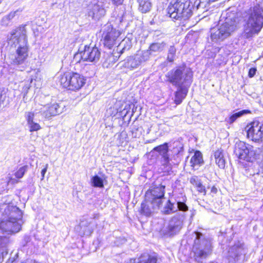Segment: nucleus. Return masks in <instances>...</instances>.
<instances>
[{
    "label": "nucleus",
    "instance_id": "f257e3e1",
    "mask_svg": "<svg viewBox=\"0 0 263 263\" xmlns=\"http://www.w3.org/2000/svg\"><path fill=\"white\" fill-rule=\"evenodd\" d=\"M186 201V197L182 195L174 199L172 198L167 200L162 210L163 213L166 215L177 212L170 220L167 227V233L170 236L176 234L182 228L186 217L185 213L189 210Z\"/></svg>",
    "mask_w": 263,
    "mask_h": 263
},
{
    "label": "nucleus",
    "instance_id": "f03ea898",
    "mask_svg": "<svg viewBox=\"0 0 263 263\" xmlns=\"http://www.w3.org/2000/svg\"><path fill=\"white\" fill-rule=\"evenodd\" d=\"M8 44L18 46L15 54L12 58V64L16 66L25 64L28 57L29 45L25 27H20L12 30L7 36Z\"/></svg>",
    "mask_w": 263,
    "mask_h": 263
},
{
    "label": "nucleus",
    "instance_id": "7ed1b4c3",
    "mask_svg": "<svg viewBox=\"0 0 263 263\" xmlns=\"http://www.w3.org/2000/svg\"><path fill=\"white\" fill-rule=\"evenodd\" d=\"M263 27V8L257 5L248 11L244 36L249 39L257 34Z\"/></svg>",
    "mask_w": 263,
    "mask_h": 263
},
{
    "label": "nucleus",
    "instance_id": "20e7f679",
    "mask_svg": "<svg viewBox=\"0 0 263 263\" xmlns=\"http://www.w3.org/2000/svg\"><path fill=\"white\" fill-rule=\"evenodd\" d=\"M164 189L165 186L160 185L146 192L145 200L141 203V213L149 216L159 208L164 196Z\"/></svg>",
    "mask_w": 263,
    "mask_h": 263
},
{
    "label": "nucleus",
    "instance_id": "39448f33",
    "mask_svg": "<svg viewBox=\"0 0 263 263\" xmlns=\"http://www.w3.org/2000/svg\"><path fill=\"white\" fill-rule=\"evenodd\" d=\"M193 237H194L193 249L195 260L198 262H201V260L205 258L212 252L211 239L198 232H195Z\"/></svg>",
    "mask_w": 263,
    "mask_h": 263
},
{
    "label": "nucleus",
    "instance_id": "423d86ee",
    "mask_svg": "<svg viewBox=\"0 0 263 263\" xmlns=\"http://www.w3.org/2000/svg\"><path fill=\"white\" fill-rule=\"evenodd\" d=\"M223 18H225L224 23L220 25L218 29L215 31L213 30L211 33V37L214 42L223 41L236 29L237 22L235 13L228 12L226 16L223 13L221 21Z\"/></svg>",
    "mask_w": 263,
    "mask_h": 263
},
{
    "label": "nucleus",
    "instance_id": "0eeeda50",
    "mask_svg": "<svg viewBox=\"0 0 263 263\" xmlns=\"http://www.w3.org/2000/svg\"><path fill=\"white\" fill-rule=\"evenodd\" d=\"M167 81L175 86H190L192 82L193 73L186 66L177 67L165 75Z\"/></svg>",
    "mask_w": 263,
    "mask_h": 263
},
{
    "label": "nucleus",
    "instance_id": "6e6552de",
    "mask_svg": "<svg viewBox=\"0 0 263 263\" xmlns=\"http://www.w3.org/2000/svg\"><path fill=\"white\" fill-rule=\"evenodd\" d=\"M192 8L190 0H171L167 11L171 18L185 21L192 16Z\"/></svg>",
    "mask_w": 263,
    "mask_h": 263
},
{
    "label": "nucleus",
    "instance_id": "1a4fd4ad",
    "mask_svg": "<svg viewBox=\"0 0 263 263\" xmlns=\"http://www.w3.org/2000/svg\"><path fill=\"white\" fill-rule=\"evenodd\" d=\"M235 153L239 159L253 162L260 158L262 149L255 147L242 141H239L235 144Z\"/></svg>",
    "mask_w": 263,
    "mask_h": 263
},
{
    "label": "nucleus",
    "instance_id": "9d476101",
    "mask_svg": "<svg viewBox=\"0 0 263 263\" xmlns=\"http://www.w3.org/2000/svg\"><path fill=\"white\" fill-rule=\"evenodd\" d=\"M84 77L77 72H67L58 77V83L64 88L71 90H78L85 84Z\"/></svg>",
    "mask_w": 263,
    "mask_h": 263
},
{
    "label": "nucleus",
    "instance_id": "9b49d317",
    "mask_svg": "<svg viewBox=\"0 0 263 263\" xmlns=\"http://www.w3.org/2000/svg\"><path fill=\"white\" fill-rule=\"evenodd\" d=\"M150 55L148 50L139 51L134 55L128 57L124 61L123 66L130 70L135 69L147 61Z\"/></svg>",
    "mask_w": 263,
    "mask_h": 263
},
{
    "label": "nucleus",
    "instance_id": "f8f14e48",
    "mask_svg": "<svg viewBox=\"0 0 263 263\" xmlns=\"http://www.w3.org/2000/svg\"><path fill=\"white\" fill-rule=\"evenodd\" d=\"M101 56V52L97 47L85 46L83 50L74 55V58H81L84 61L90 62H98Z\"/></svg>",
    "mask_w": 263,
    "mask_h": 263
},
{
    "label": "nucleus",
    "instance_id": "ddd939ff",
    "mask_svg": "<svg viewBox=\"0 0 263 263\" xmlns=\"http://www.w3.org/2000/svg\"><path fill=\"white\" fill-rule=\"evenodd\" d=\"M246 129L247 136L255 142L262 141L263 140V123L254 121L248 124Z\"/></svg>",
    "mask_w": 263,
    "mask_h": 263
},
{
    "label": "nucleus",
    "instance_id": "4468645a",
    "mask_svg": "<svg viewBox=\"0 0 263 263\" xmlns=\"http://www.w3.org/2000/svg\"><path fill=\"white\" fill-rule=\"evenodd\" d=\"M1 210H4L2 212V216L10 219L13 221L22 222L23 216L22 212L16 206L4 204L1 205Z\"/></svg>",
    "mask_w": 263,
    "mask_h": 263
},
{
    "label": "nucleus",
    "instance_id": "2eb2a0df",
    "mask_svg": "<svg viewBox=\"0 0 263 263\" xmlns=\"http://www.w3.org/2000/svg\"><path fill=\"white\" fill-rule=\"evenodd\" d=\"M62 112L59 104L57 103L46 105H39L35 108V113H41L45 118H49L55 116Z\"/></svg>",
    "mask_w": 263,
    "mask_h": 263
},
{
    "label": "nucleus",
    "instance_id": "dca6fc26",
    "mask_svg": "<svg viewBox=\"0 0 263 263\" xmlns=\"http://www.w3.org/2000/svg\"><path fill=\"white\" fill-rule=\"evenodd\" d=\"M22 223L13 221L5 217H3L0 221V229L8 234H12L19 232L21 229Z\"/></svg>",
    "mask_w": 263,
    "mask_h": 263
},
{
    "label": "nucleus",
    "instance_id": "f3484780",
    "mask_svg": "<svg viewBox=\"0 0 263 263\" xmlns=\"http://www.w3.org/2000/svg\"><path fill=\"white\" fill-rule=\"evenodd\" d=\"M120 35V32L110 26L107 27L104 33V44L108 48H111L116 44L117 40Z\"/></svg>",
    "mask_w": 263,
    "mask_h": 263
},
{
    "label": "nucleus",
    "instance_id": "a211bd4d",
    "mask_svg": "<svg viewBox=\"0 0 263 263\" xmlns=\"http://www.w3.org/2000/svg\"><path fill=\"white\" fill-rule=\"evenodd\" d=\"M247 252V249L244 245L238 242L229 249L228 254L230 258L234 260H237L239 257L245 255Z\"/></svg>",
    "mask_w": 263,
    "mask_h": 263
},
{
    "label": "nucleus",
    "instance_id": "6ab92c4d",
    "mask_svg": "<svg viewBox=\"0 0 263 263\" xmlns=\"http://www.w3.org/2000/svg\"><path fill=\"white\" fill-rule=\"evenodd\" d=\"M153 151L157 152L159 153V155L161 157V162L163 165H168L170 159L168 154V146L167 143L154 147Z\"/></svg>",
    "mask_w": 263,
    "mask_h": 263
},
{
    "label": "nucleus",
    "instance_id": "aec40b11",
    "mask_svg": "<svg viewBox=\"0 0 263 263\" xmlns=\"http://www.w3.org/2000/svg\"><path fill=\"white\" fill-rule=\"evenodd\" d=\"M88 15L94 20H99L105 14V10L102 5L95 4L89 6Z\"/></svg>",
    "mask_w": 263,
    "mask_h": 263
},
{
    "label": "nucleus",
    "instance_id": "412c9836",
    "mask_svg": "<svg viewBox=\"0 0 263 263\" xmlns=\"http://www.w3.org/2000/svg\"><path fill=\"white\" fill-rule=\"evenodd\" d=\"M177 90L175 92L174 102L176 104H180L182 100L185 98L187 92L188 88L190 86H177Z\"/></svg>",
    "mask_w": 263,
    "mask_h": 263
},
{
    "label": "nucleus",
    "instance_id": "4be33fe9",
    "mask_svg": "<svg viewBox=\"0 0 263 263\" xmlns=\"http://www.w3.org/2000/svg\"><path fill=\"white\" fill-rule=\"evenodd\" d=\"M214 157L215 162L218 166L223 168L225 166V159L224 158L223 151L222 149H218L214 153Z\"/></svg>",
    "mask_w": 263,
    "mask_h": 263
},
{
    "label": "nucleus",
    "instance_id": "5701e85b",
    "mask_svg": "<svg viewBox=\"0 0 263 263\" xmlns=\"http://www.w3.org/2000/svg\"><path fill=\"white\" fill-rule=\"evenodd\" d=\"M203 163L202 155L199 151H196L194 156L190 160L191 166L195 168L196 166H199Z\"/></svg>",
    "mask_w": 263,
    "mask_h": 263
},
{
    "label": "nucleus",
    "instance_id": "b1692460",
    "mask_svg": "<svg viewBox=\"0 0 263 263\" xmlns=\"http://www.w3.org/2000/svg\"><path fill=\"white\" fill-rule=\"evenodd\" d=\"M134 263H157V258L148 254H144L141 255L137 261L135 260Z\"/></svg>",
    "mask_w": 263,
    "mask_h": 263
},
{
    "label": "nucleus",
    "instance_id": "393cba45",
    "mask_svg": "<svg viewBox=\"0 0 263 263\" xmlns=\"http://www.w3.org/2000/svg\"><path fill=\"white\" fill-rule=\"evenodd\" d=\"M166 43L164 42H162L161 43H154L149 46V49L148 50L151 53L152 52H159L164 49Z\"/></svg>",
    "mask_w": 263,
    "mask_h": 263
},
{
    "label": "nucleus",
    "instance_id": "a878e982",
    "mask_svg": "<svg viewBox=\"0 0 263 263\" xmlns=\"http://www.w3.org/2000/svg\"><path fill=\"white\" fill-rule=\"evenodd\" d=\"M139 6V10L142 13H146L151 8L152 5L148 0H142L138 1Z\"/></svg>",
    "mask_w": 263,
    "mask_h": 263
},
{
    "label": "nucleus",
    "instance_id": "bb28decb",
    "mask_svg": "<svg viewBox=\"0 0 263 263\" xmlns=\"http://www.w3.org/2000/svg\"><path fill=\"white\" fill-rule=\"evenodd\" d=\"M250 112L248 110H242L232 115L230 118L227 120V122L231 124L234 123L238 118L241 117L245 114Z\"/></svg>",
    "mask_w": 263,
    "mask_h": 263
},
{
    "label": "nucleus",
    "instance_id": "cd10ccee",
    "mask_svg": "<svg viewBox=\"0 0 263 263\" xmlns=\"http://www.w3.org/2000/svg\"><path fill=\"white\" fill-rule=\"evenodd\" d=\"M119 46L122 47L121 52H123L125 51L129 50L132 48V43L128 39H125L122 41Z\"/></svg>",
    "mask_w": 263,
    "mask_h": 263
},
{
    "label": "nucleus",
    "instance_id": "c85d7f7f",
    "mask_svg": "<svg viewBox=\"0 0 263 263\" xmlns=\"http://www.w3.org/2000/svg\"><path fill=\"white\" fill-rule=\"evenodd\" d=\"M91 182L92 185L94 187L101 188L104 186L103 179L97 175L92 177Z\"/></svg>",
    "mask_w": 263,
    "mask_h": 263
},
{
    "label": "nucleus",
    "instance_id": "c756f323",
    "mask_svg": "<svg viewBox=\"0 0 263 263\" xmlns=\"http://www.w3.org/2000/svg\"><path fill=\"white\" fill-rule=\"evenodd\" d=\"M173 144V153L176 155H180V153L183 151L182 144L179 142H175Z\"/></svg>",
    "mask_w": 263,
    "mask_h": 263
},
{
    "label": "nucleus",
    "instance_id": "7c9ffc66",
    "mask_svg": "<svg viewBox=\"0 0 263 263\" xmlns=\"http://www.w3.org/2000/svg\"><path fill=\"white\" fill-rule=\"evenodd\" d=\"M176 49L174 46H171L168 49V54L167 60L172 62L174 61V59L176 55Z\"/></svg>",
    "mask_w": 263,
    "mask_h": 263
},
{
    "label": "nucleus",
    "instance_id": "2f4dec72",
    "mask_svg": "<svg viewBox=\"0 0 263 263\" xmlns=\"http://www.w3.org/2000/svg\"><path fill=\"white\" fill-rule=\"evenodd\" d=\"M27 168V166H24L19 168V170L15 173V176L17 178H21L24 176Z\"/></svg>",
    "mask_w": 263,
    "mask_h": 263
},
{
    "label": "nucleus",
    "instance_id": "473e14b6",
    "mask_svg": "<svg viewBox=\"0 0 263 263\" xmlns=\"http://www.w3.org/2000/svg\"><path fill=\"white\" fill-rule=\"evenodd\" d=\"M10 242L8 237L0 236V248H6Z\"/></svg>",
    "mask_w": 263,
    "mask_h": 263
},
{
    "label": "nucleus",
    "instance_id": "72a5a7b5",
    "mask_svg": "<svg viewBox=\"0 0 263 263\" xmlns=\"http://www.w3.org/2000/svg\"><path fill=\"white\" fill-rule=\"evenodd\" d=\"M28 125L29 127V130L31 132L37 131L41 129L40 125L38 123H35L34 121L30 123L29 124H28Z\"/></svg>",
    "mask_w": 263,
    "mask_h": 263
},
{
    "label": "nucleus",
    "instance_id": "f704fd0d",
    "mask_svg": "<svg viewBox=\"0 0 263 263\" xmlns=\"http://www.w3.org/2000/svg\"><path fill=\"white\" fill-rule=\"evenodd\" d=\"M33 112H27L26 114V118L27 121V123L29 124L31 122H33V119L34 117V114Z\"/></svg>",
    "mask_w": 263,
    "mask_h": 263
},
{
    "label": "nucleus",
    "instance_id": "c9c22d12",
    "mask_svg": "<svg viewBox=\"0 0 263 263\" xmlns=\"http://www.w3.org/2000/svg\"><path fill=\"white\" fill-rule=\"evenodd\" d=\"M196 187L197 188V190L199 192L203 193V195L206 194L205 187L202 184L201 182L199 183L197 186H196Z\"/></svg>",
    "mask_w": 263,
    "mask_h": 263
},
{
    "label": "nucleus",
    "instance_id": "e433bc0d",
    "mask_svg": "<svg viewBox=\"0 0 263 263\" xmlns=\"http://www.w3.org/2000/svg\"><path fill=\"white\" fill-rule=\"evenodd\" d=\"M201 181L197 176H193L190 179V182L194 186H197V184Z\"/></svg>",
    "mask_w": 263,
    "mask_h": 263
},
{
    "label": "nucleus",
    "instance_id": "4c0bfd02",
    "mask_svg": "<svg viewBox=\"0 0 263 263\" xmlns=\"http://www.w3.org/2000/svg\"><path fill=\"white\" fill-rule=\"evenodd\" d=\"M256 69L255 68H251V69H250L248 74L249 77L252 78L254 77L256 73Z\"/></svg>",
    "mask_w": 263,
    "mask_h": 263
},
{
    "label": "nucleus",
    "instance_id": "58836bf2",
    "mask_svg": "<svg viewBox=\"0 0 263 263\" xmlns=\"http://www.w3.org/2000/svg\"><path fill=\"white\" fill-rule=\"evenodd\" d=\"M112 4L117 6L121 5L123 2V0H111Z\"/></svg>",
    "mask_w": 263,
    "mask_h": 263
},
{
    "label": "nucleus",
    "instance_id": "ea45409f",
    "mask_svg": "<svg viewBox=\"0 0 263 263\" xmlns=\"http://www.w3.org/2000/svg\"><path fill=\"white\" fill-rule=\"evenodd\" d=\"M48 166V165L47 164L46 165L45 167L42 170L41 174H42V178L41 180L44 179L45 174L46 172H47Z\"/></svg>",
    "mask_w": 263,
    "mask_h": 263
},
{
    "label": "nucleus",
    "instance_id": "a19ab883",
    "mask_svg": "<svg viewBox=\"0 0 263 263\" xmlns=\"http://www.w3.org/2000/svg\"><path fill=\"white\" fill-rule=\"evenodd\" d=\"M15 13H16V12H12L10 13L8 15V18L9 20L13 18L14 17Z\"/></svg>",
    "mask_w": 263,
    "mask_h": 263
},
{
    "label": "nucleus",
    "instance_id": "79ce46f5",
    "mask_svg": "<svg viewBox=\"0 0 263 263\" xmlns=\"http://www.w3.org/2000/svg\"><path fill=\"white\" fill-rule=\"evenodd\" d=\"M217 190L216 189V187H215V186H213L212 188H211V192L214 194H216L217 193Z\"/></svg>",
    "mask_w": 263,
    "mask_h": 263
},
{
    "label": "nucleus",
    "instance_id": "37998d69",
    "mask_svg": "<svg viewBox=\"0 0 263 263\" xmlns=\"http://www.w3.org/2000/svg\"><path fill=\"white\" fill-rule=\"evenodd\" d=\"M2 255L3 256V257L5 256V255H6L7 254H8V252L7 251H3L2 252Z\"/></svg>",
    "mask_w": 263,
    "mask_h": 263
},
{
    "label": "nucleus",
    "instance_id": "c03bdc74",
    "mask_svg": "<svg viewBox=\"0 0 263 263\" xmlns=\"http://www.w3.org/2000/svg\"><path fill=\"white\" fill-rule=\"evenodd\" d=\"M154 141H155V140H147L146 143H152V142H154Z\"/></svg>",
    "mask_w": 263,
    "mask_h": 263
},
{
    "label": "nucleus",
    "instance_id": "a18cd8bd",
    "mask_svg": "<svg viewBox=\"0 0 263 263\" xmlns=\"http://www.w3.org/2000/svg\"><path fill=\"white\" fill-rule=\"evenodd\" d=\"M22 67H23V69H20L21 71H23L24 69V68H25V67L24 66H22Z\"/></svg>",
    "mask_w": 263,
    "mask_h": 263
},
{
    "label": "nucleus",
    "instance_id": "49530a36",
    "mask_svg": "<svg viewBox=\"0 0 263 263\" xmlns=\"http://www.w3.org/2000/svg\"><path fill=\"white\" fill-rule=\"evenodd\" d=\"M135 109H133V112H134Z\"/></svg>",
    "mask_w": 263,
    "mask_h": 263
},
{
    "label": "nucleus",
    "instance_id": "de8ad7c7",
    "mask_svg": "<svg viewBox=\"0 0 263 263\" xmlns=\"http://www.w3.org/2000/svg\"><path fill=\"white\" fill-rule=\"evenodd\" d=\"M135 109H133V112H134Z\"/></svg>",
    "mask_w": 263,
    "mask_h": 263
}]
</instances>
